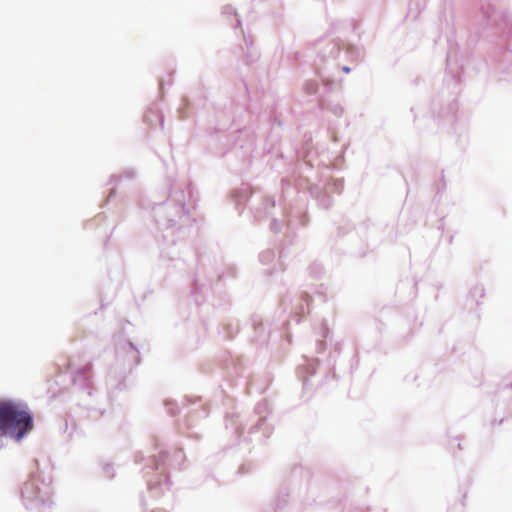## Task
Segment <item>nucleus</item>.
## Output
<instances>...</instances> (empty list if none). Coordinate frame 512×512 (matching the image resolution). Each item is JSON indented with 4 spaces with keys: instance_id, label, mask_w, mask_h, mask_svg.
Here are the masks:
<instances>
[{
    "instance_id": "nucleus-1",
    "label": "nucleus",
    "mask_w": 512,
    "mask_h": 512,
    "mask_svg": "<svg viewBox=\"0 0 512 512\" xmlns=\"http://www.w3.org/2000/svg\"><path fill=\"white\" fill-rule=\"evenodd\" d=\"M34 428L31 411L26 405L12 402H0V436H10L21 441Z\"/></svg>"
}]
</instances>
